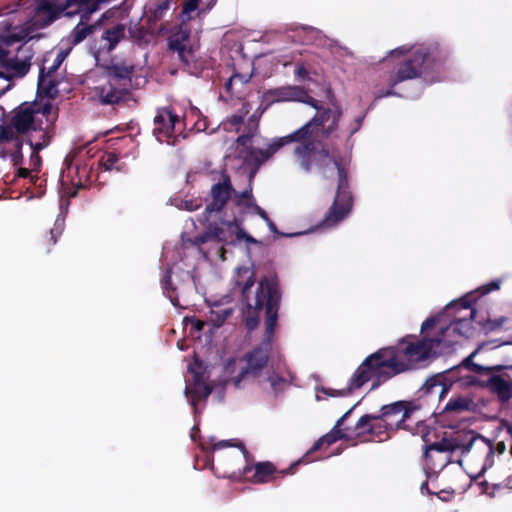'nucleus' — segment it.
Here are the masks:
<instances>
[{
    "mask_svg": "<svg viewBox=\"0 0 512 512\" xmlns=\"http://www.w3.org/2000/svg\"><path fill=\"white\" fill-rule=\"evenodd\" d=\"M311 107L316 110L315 115L292 132L297 140L293 154L306 173L316 167L323 177H328L336 169V195L323 220V224L330 227L342 221L353 206L349 182L352 156L350 151L342 152L335 142L339 137L335 133L343 116L341 106L336 102L323 106L317 100Z\"/></svg>",
    "mask_w": 512,
    "mask_h": 512,
    "instance_id": "obj_1",
    "label": "nucleus"
},
{
    "mask_svg": "<svg viewBox=\"0 0 512 512\" xmlns=\"http://www.w3.org/2000/svg\"><path fill=\"white\" fill-rule=\"evenodd\" d=\"M248 274L241 286V298L245 302L242 311V321L248 332L254 331L260 324V313L264 310V338L261 343L245 354L246 367L234 378V383L239 386L246 376L257 377L266 367L272 350V343L278 325L279 309L282 300V290L276 273H270L260 278L253 296H250L251 288L255 283L254 272L246 269Z\"/></svg>",
    "mask_w": 512,
    "mask_h": 512,
    "instance_id": "obj_2",
    "label": "nucleus"
},
{
    "mask_svg": "<svg viewBox=\"0 0 512 512\" xmlns=\"http://www.w3.org/2000/svg\"><path fill=\"white\" fill-rule=\"evenodd\" d=\"M410 337L367 356L351 376L350 389H360L369 381H372L371 390L377 389L394 376L416 368L430 357L433 347L442 342L437 336L418 341H409Z\"/></svg>",
    "mask_w": 512,
    "mask_h": 512,
    "instance_id": "obj_3",
    "label": "nucleus"
},
{
    "mask_svg": "<svg viewBox=\"0 0 512 512\" xmlns=\"http://www.w3.org/2000/svg\"><path fill=\"white\" fill-rule=\"evenodd\" d=\"M415 401L400 400L381 407L380 414H365L354 426L358 437L371 436L379 441L388 439L390 433L398 430L412 432L408 424L413 415L420 410Z\"/></svg>",
    "mask_w": 512,
    "mask_h": 512,
    "instance_id": "obj_4",
    "label": "nucleus"
},
{
    "mask_svg": "<svg viewBox=\"0 0 512 512\" xmlns=\"http://www.w3.org/2000/svg\"><path fill=\"white\" fill-rule=\"evenodd\" d=\"M135 65L126 61L112 63L106 68L107 83L100 88L103 104L114 105L126 102L131 96L132 76Z\"/></svg>",
    "mask_w": 512,
    "mask_h": 512,
    "instance_id": "obj_5",
    "label": "nucleus"
},
{
    "mask_svg": "<svg viewBox=\"0 0 512 512\" xmlns=\"http://www.w3.org/2000/svg\"><path fill=\"white\" fill-rule=\"evenodd\" d=\"M250 459L246 461V465L233 472L229 478L234 481H248L253 484H265L277 479H282L288 474H293L295 467L300 464L299 460L293 463L289 468L278 470L270 461L257 462L250 464Z\"/></svg>",
    "mask_w": 512,
    "mask_h": 512,
    "instance_id": "obj_6",
    "label": "nucleus"
},
{
    "mask_svg": "<svg viewBox=\"0 0 512 512\" xmlns=\"http://www.w3.org/2000/svg\"><path fill=\"white\" fill-rule=\"evenodd\" d=\"M153 135L160 141L175 145L177 135L184 129L183 120L171 107H161L156 110L154 117Z\"/></svg>",
    "mask_w": 512,
    "mask_h": 512,
    "instance_id": "obj_7",
    "label": "nucleus"
},
{
    "mask_svg": "<svg viewBox=\"0 0 512 512\" xmlns=\"http://www.w3.org/2000/svg\"><path fill=\"white\" fill-rule=\"evenodd\" d=\"M233 193H236V190L232 185L231 178L226 172H223L218 182L211 186L209 192L211 200L203 212V220L209 221L213 213H221L233 196Z\"/></svg>",
    "mask_w": 512,
    "mask_h": 512,
    "instance_id": "obj_8",
    "label": "nucleus"
},
{
    "mask_svg": "<svg viewBox=\"0 0 512 512\" xmlns=\"http://www.w3.org/2000/svg\"><path fill=\"white\" fill-rule=\"evenodd\" d=\"M168 47L177 53L184 68L190 70L195 63V51L191 44V30L185 21L168 38Z\"/></svg>",
    "mask_w": 512,
    "mask_h": 512,
    "instance_id": "obj_9",
    "label": "nucleus"
},
{
    "mask_svg": "<svg viewBox=\"0 0 512 512\" xmlns=\"http://www.w3.org/2000/svg\"><path fill=\"white\" fill-rule=\"evenodd\" d=\"M262 98L267 106L279 102H301L309 106H315L317 103V99L311 97L304 87L296 85L268 89L263 93Z\"/></svg>",
    "mask_w": 512,
    "mask_h": 512,
    "instance_id": "obj_10",
    "label": "nucleus"
},
{
    "mask_svg": "<svg viewBox=\"0 0 512 512\" xmlns=\"http://www.w3.org/2000/svg\"><path fill=\"white\" fill-rule=\"evenodd\" d=\"M426 72L423 56L415 50L397 63L395 72L389 76L388 85L395 87L401 82L419 78Z\"/></svg>",
    "mask_w": 512,
    "mask_h": 512,
    "instance_id": "obj_11",
    "label": "nucleus"
},
{
    "mask_svg": "<svg viewBox=\"0 0 512 512\" xmlns=\"http://www.w3.org/2000/svg\"><path fill=\"white\" fill-rule=\"evenodd\" d=\"M228 218H220V223L212 222L210 219L207 222L205 231L195 238L196 244H204L209 241H215L221 244H230L234 242L235 228H229L222 224V220Z\"/></svg>",
    "mask_w": 512,
    "mask_h": 512,
    "instance_id": "obj_12",
    "label": "nucleus"
},
{
    "mask_svg": "<svg viewBox=\"0 0 512 512\" xmlns=\"http://www.w3.org/2000/svg\"><path fill=\"white\" fill-rule=\"evenodd\" d=\"M416 50L418 54L423 56L424 68L426 71L433 69L434 67H440L449 57V50L447 47L436 41Z\"/></svg>",
    "mask_w": 512,
    "mask_h": 512,
    "instance_id": "obj_13",
    "label": "nucleus"
},
{
    "mask_svg": "<svg viewBox=\"0 0 512 512\" xmlns=\"http://www.w3.org/2000/svg\"><path fill=\"white\" fill-rule=\"evenodd\" d=\"M193 373V385L191 388L186 387L185 392L190 395L191 405L196 409L200 401L206 400L213 391V387L204 381L203 372H199L190 368Z\"/></svg>",
    "mask_w": 512,
    "mask_h": 512,
    "instance_id": "obj_14",
    "label": "nucleus"
},
{
    "mask_svg": "<svg viewBox=\"0 0 512 512\" xmlns=\"http://www.w3.org/2000/svg\"><path fill=\"white\" fill-rule=\"evenodd\" d=\"M475 440V437H472L468 443H463L458 437L451 438H442L438 442H434L424 446V457L428 458L430 451L437 452H454L456 450H461L463 453L470 451L471 446Z\"/></svg>",
    "mask_w": 512,
    "mask_h": 512,
    "instance_id": "obj_15",
    "label": "nucleus"
},
{
    "mask_svg": "<svg viewBox=\"0 0 512 512\" xmlns=\"http://www.w3.org/2000/svg\"><path fill=\"white\" fill-rule=\"evenodd\" d=\"M475 315L476 309H472L470 310L469 313H467V315L455 318L451 322L450 326L440 329L438 337H441L443 339L446 332L449 331L450 329H452L453 333L459 335L460 337H472L474 333L473 320L475 318Z\"/></svg>",
    "mask_w": 512,
    "mask_h": 512,
    "instance_id": "obj_16",
    "label": "nucleus"
},
{
    "mask_svg": "<svg viewBox=\"0 0 512 512\" xmlns=\"http://www.w3.org/2000/svg\"><path fill=\"white\" fill-rule=\"evenodd\" d=\"M341 439H347V435L341 427L335 425L327 434L321 436L314 442L312 447L299 460V462L309 463L314 461L312 458V454L314 452L320 450L323 446L329 447Z\"/></svg>",
    "mask_w": 512,
    "mask_h": 512,
    "instance_id": "obj_17",
    "label": "nucleus"
},
{
    "mask_svg": "<svg viewBox=\"0 0 512 512\" xmlns=\"http://www.w3.org/2000/svg\"><path fill=\"white\" fill-rule=\"evenodd\" d=\"M125 31L126 27L121 23L105 27L100 37L99 49L107 53L114 50L118 43L125 38Z\"/></svg>",
    "mask_w": 512,
    "mask_h": 512,
    "instance_id": "obj_18",
    "label": "nucleus"
},
{
    "mask_svg": "<svg viewBox=\"0 0 512 512\" xmlns=\"http://www.w3.org/2000/svg\"><path fill=\"white\" fill-rule=\"evenodd\" d=\"M480 385L487 387L502 403H506L512 398V381H507L500 375H492Z\"/></svg>",
    "mask_w": 512,
    "mask_h": 512,
    "instance_id": "obj_19",
    "label": "nucleus"
},
{
    "mask_svg": "<svg viewBox=\"0 0 512 512\" xmlns=\"http://www.w3.org/2000/svg\"><path fill=\"white\" fill-rule=\"evenodd\" d=\"M35 109L32 106H21L11 119L15 130L20 134H25L30 130L36 131L34 115Z\"/></svg>",
    "mask_w": 512,
    "mask_h": 512,
    "instance_id": "obj_20",
    "label": "nucleus"
},
{
    "mask_svg": "<svg viewBox=\"0 0 512 512\" xmlns=\"http://www.w3.org/2000/svg\"><path fill=\"white\" fill-rule=\"evenodd\" d=\"M32 57V53L23 58L11 56L3 66L6 71V75L3 77L6 79L24 77L30 70Z\"/></svg>",
    "mask_w": 512,
    "mask_h": 512,
    "instance_id": "obj_21",
    "label": "nucleus"
},
{
    "mask_svg": "<svg viewBox=\"0 0 512 512\" xmlns=\"http://www.w3.org/2000/svg\"><path fill=\"white\" fill-rule=\"evenodd\" d=\"M290 143H297L293 133L286 136L274 139L265 149L255 148V153L262 160L263 163L267 162L277 151L285 145Z\"/></svg>",
    "mask_w": 512,
    "mask_h": 512,
    "instance_id": "obj_22",
    "label": "nucleus"
},
{
    "mask_svg": "<svg viewBox=\"0 0 512 512\" xmlns=\"http://www.w3.org/2000/svg\"><path fill=\"white\" fill-rule=\"evenodd\" d=\"M81 21L73 28L68 36V41L71 45H77L85 40L90 34H92L94 30L93 25H89L83 22L84 18H87L89 14H85V12H80Z\"/></svg>",
    "mask_w": 512,
    "mask_h": 512,
    "instance_id": "obj_23",
    "label": "nucleus"
},
{
    "mask_svg": "<svg viewBox=\"0 0 512 512\" xmlns=\"http://www.w3.org/2000/svg\"><path fill=\"white\" fill-rule=\"evenodd\" d=\"M249 113V104L245 103L237 114H233L223 120L220 127L226 132H239L243 124L244 117Z\"/></svg>",
    "mask_w": 512,
    "mask_h": 512,
    "instance_id": "obj_24",
    "label": "nucleus"
},
{
    "mask_svg": "<svg viewBox=\"0 0 512 512\" xmlns=\"http://www.w3.org/2000/svg\"><path fill=\"white\" fill-rule=\"evenodd\" d=\"M290 31L293 33L290 38L298 44H311L317 34V30L310 26H295Z\"/></svg>",
    "mask_w": 512,
    "mask_h": 512,
    "instance_id": "obj_25",
    "label": "nucleus"
},
{
    "mask_svg": "<svg viewBox=\"0 0 512 512\" xmlns=\"http://www.w3.org/2000/svg\"><path fill=\"white\" fill-rule=\"evenodd\" d=\"M48 75L46 67H41L38 76V91L49 97H53L56 93L57 82Z\"/></svg>",
    "mask_w": 512,
    "mask_h": 512,
    "instance_id": "obj_26",
    "label": "nucleus"
},
{
    "mask_svg": "<svg viewBox=\"0 0 512 512\" xmlns=\"http://www.w3.org/2000/svg\"><path fill=\"white\" fill-rule=\"evenodd\" d=\"M222 224L231 228H235V237L238 240H246L248 243H256V240L251 236L248 235L242 226V221L236 216L232 215L227 220H222Z\"/></svg>",
    "mask_w": 512,
    "mask_h": 512,
    "instance_id": "obj_27",
    "label": "nucleus"
},
{
    "mask_svg": "<svg viewBox=\"0 0 512 512\" xmlns=\"http://www.w3.org/2000/svg\"><path fill=\"white\" fill-rule=\"evenodd\" d=\"M253 181L248 178V185L244 191L233 193L234 202L237 206H244L247 209L251 208V205L255 203V199L252 193Z\"/></svg>",
    "mask_w": 512,
    "mask_h": 512,
    "instance_id": "obj_28",
    "label": "nucleus"
},
{
    "mask_svg": "<svg viewBox=\"0 0 512 512\" xmlns=\"http://www.w3.org/2000/svg\"><path fill=\"white\" fill-rule=\"evenodd\" d=\"M61 232L55 229H50L48 232H44L38 239V249L43 253H49L51 247L56 244L58 237Z\"/></svg>",
    "mask_w": 512,
    "mask_h": 512,
    "instance_id": "obj_29",
    "label": "nucleus"
},
{
    "mask_svg": "<svg viewBox=\"0 0 512 512\" xmlns=\"http://www.w3.org/2000/svg\"><path fill=\"white\" fill-rule=\"evenodd\" d=\"M255 148L249 147L247 150V155L244 159V163L251 168L249 172V178L251 181L254 180L256 173L259 168L264 164L262 160L255 153Z\"/></svg>",
    "mask_w": 512,
    "mask_h": 512,
    "instance_id": "obj_30",
    "label": "nucleus"
},
{
    "mask_svg": "<svg viewBox=\"0 0 512 512\" xmlns=\"http://www.w3.org/2000/svg\"><path fill=\"white\" fill-rule=\"evenodd\" d=\"M255 148L249 147L247 150V155L244 159V163L251 168L249 172V178L251 181L254 180L256 173L259 168L264 164L262 160L255 153Z\"/></svg>",
    "mask_w": 512,
    "mask_h": 512,
    "instance_id": "obj_31",
    "label": "nucleus"
},
{
    "mask_svg": "<svg viewBox=\"0 0 512 512\" xmlns=\"http://www.w3.org/2000/svg\"><path fill=\"white\" fill-rule=\"evenodd\" d=\"M427 393H437L439 398H443L448 393L450 386L442 383L437 377L429 378L424 385Z\"/></svg>",
    "mask_w": 512,
    "mask_h": 512,
    "instance_id": "obj_32",
    "label": "nucleus"
},
{
    "mask_svg": "<svg viewBox=\"0 0 512 512\" xmlns=\"http://www.w3.org/2000/svg\"><path fill=\"white\" fill-rule=\"evenodd\" d=\"M364 118L365 114L356 116L352 122L342 130V135L345 137L346 142H349L353 135L360 130Z\"/></svg>",
    "mask_w": 512,
    "mask_h": 512,
    "instance_id": "obj_33",
    "label": "nucleus"
},
{
    "mask_svg": "<svg viewBox=\"0 0 512 512\" xmlns=\"http://www.w3.org/2000/svg\"><path fill=\"white\" fill-rule=\"evenodd\" d=\"M226 447H237V448H239L241 450V452H242V454H243V456H244L246 461H248V458H252L251 454L246 449L244 443L241 442V441H238V442L234 443L232 440H221V441L213 444L212 450L215 451V450L226 448Z\"/></svg>",
    "mask_w": 512,
    "mask_h": 512,
    "instance_id": "obj_34",
    "label": "nucleus"
},
{
    "mask_svg": "<svg viewBox=\"0 0 512 512\" xmlns=\"http://www.w3.org/2000/svg\"><path fill=\"white\" fill-rule=\"evenodd\" d=\"M476 299L471 295H466L459 300L453 301L447 306V310H465L470 312V310L474 309L472 306L475 303Z\"/></svg>",
    "mask_w": 512,
    "mask_h": 512,
    "instance_id": "obj_35",
    "label": "nucleus"
},
{
    "mask_svg": "<svg viewBox=\"0 0 512 512\" xmlns=\"http://www.w3.org/2000/svg\"><path fill=\"white\" fill-rule=\"evenodd\" d=\"M41 135L38 142H33L32 140H29L28 143L33 150V153L36 154V159L39 162L40 156L38 155V152L47 147L50 143V136L48 135V132L43 131L42 129H39Z\"/></svg>",
    "mask_w": 512,
    "mask_h": 512,
    "instance_id": "obj_36",
    "label": "nucleus"
},
{
    "mask_svg": "<svg viewBox=\"0 0 512 512\" xmlns=\"http://www.w3.org/2000/svg\"><path fill=\"white\" fill-rule=\"evenodd\" d=\"M469 406L468 401L463 397H457L454 399L449 400L443 411L444 412H462L464 410H467Z\"/></svg>",
    "mask_w": 512,
    "mask_h": 512,
    "instance_id": "obj_37",
    "label": "nucleus"
},
{
    "mask_svg": "<svg viewBox=\"0 0 512 512\" xmlns=\"http://www.w3.org/2000/svg\"><path fill=\"white\" fill-rule=\"evenodd\" d=\"M232 308H225L221 310H211V321L214 326L220 327L232 315Z\"/></svg>",
    "mask_w": 512,
    "mask_h": 512,
    "instance_id": "obj_38",
    "label": "nucleus"
},
{
    "mask_svg": "<svg viewBox=\"0 0 512 512\" xmlns=\"http://www.w3.org/2000/svg\"><path fill=\"white\" fill-rule=\"evenodd\" d=\"M71 50L72 47H68L67 49H60L58 51L57 56L54 59L52 65L46 68V72H48V75H53L59 69V67L66 59Z\"/></svg>",
    "mask_w": 512,
    "mask_h": 512,
    "instance_id": "obj_39",
    "label": "nucleus"
},
{
    "mask_svg": "<svg viewBox=\"0 0 512 512\" xmlns=\"http://www.w3.org/2000/svg\"><path fill=\"white\" fill-rule=\"evenodd\" d=\"M118 160H119V156L116 152H114V151L106 152L105 154L102 155V157L100 159V165L105 170H111L112 168H114V166L118 162Z\"/></svg>",
    "mask_w": 512,
    "mask_h": 512,
    "instance_id": "obj_40",
    "label": "nucleus"
},
{
    "mask_svg": "<svg viewBox=\"0 0 512 512\" xmlns=\"http://www.w3.org/2000/svg\"><path fill=\"white\" fill-rule=\"evenodd\" d=\"M259 120L260 116L256 115V113L252 114L244 125V132L256 136L259 131Z\"/></svg>",
    "mask_w": 512,
    "mask_h": 512,
    "instance_id": "obj_41",
    "label": "nucleus"
},
{
    "mask_svg": "<svg viewBox=\"0 0 512 512\" xmlns=\"http://www.w3.org/2000/svg\"><path fill=\"white\" fill-rule=\"evenodd\" d=\"M169 7H170L169 0L161 1L159 4H157V6L152 11V19L154 21L161 20L164 17L165 13L168 11Z\"/></svg>",
    "mask_w": 512,
    "mask_h": 512,
    "instance_id": "obj_42",
    "label": "nucleus"
},
{
    "mask_svg": "<svg viewBox=\"0 0 512 512\" xmlns=\"http://www.w3.org/2000/svg\"><path fill=\"white\" fill-rule=\"evenodd\" d=\"M350 382H351V378L349 379L348 385H347V387L345 389L337 390V389L323 387L321 389V391L325 395L330 396V397L346 396V395H348V394H350V393H352L353 391L356 390V389H350Z\"/></svg>",
    "mask_w": 512,
    "mask_h": 512,
    "instance_id": "obj_43",
    "label": "nucleus"
},
{
    "mask_svg": "<svg viewBox=\"0 0 512 512\" xmlns=\"http://www.w3.org/2000/svg\"><path fill=\"white\" fill-rule=\"evenodd\" d=\"M12 140L17 141V148L20 149L22 147V142L15 137L14 132L9 127H1L0 130V142H9Z\"/></svg>",
    "mask_w": 512,
    "mask_h": 512,
    "instance_id": "obj_44",
    "label": "nucleus"
},
{
    "mask_svg": "<svg viewBox=\"0 0 512 512\" xmlns=\"http://www.w3.org/2000/svg\"><path fill=\"white\" fill-rule=\"evenodd\" d=\"M268 380L275 394H278L279 392L283 391L284 387L287 385L286 380L278 375H271L269 376Z\"/></svg>",
    "mask_w": 512,
    "mask_h": 512,
    "instance_id": "obj_45",
    "label": "nucleus"
},
{
    "mask_svg": "<svg viewBox=\"0 0 512 512\" xmlns=\"http://www.w3.org/2000/svg\"><path fill=\"white\" fill-rule=\"evenodd\" d=\"M171 274H172V272L170 269L166 270L164 277L162 279V288L164 290V293H166L168 295V297L171 299V301L173 302V298H172V295L170 292L174 291L175 288L172 285Z\"/></svg>",
    "mask_w": 512,
    "mask_h": 512,
    "instance_id": "obj_46",
    "label": "nucleus"
},
{
    "mask_svg": "<svg viewBox=\"0 0 512 512\" xmlns=\"http://www.w3.org/2000/svg\"><path fill=\"white\" fill-rule=\"evenodd\" d=\"M503 369L502 366H494V367H483L479 364H471L470 370L477 374H488L492 371L499 372Z\"/></svg>",
    "mask_w": 512,
    "mask_h": 512,
    "instance_id": "obj_47",
    "label": "nucleus"
},
{
    "mask_svg": "<svg viewBox=\"0 0 512 512\" xmlns=\"http://www.w3.org/2000/svg\"><path fill=\"white\" fill-rule=\"evenodd\" d=\"M8 36L9 35L0 39V65L2 67L8 61V59L11 57V56H9V51L7 50V47H9L10 45L6 44V41H5Z\"/></svg>",
    "mask_w": 512,
    "mask_h": 512,
    "instance_id": "obj_48",
    "label": "nucleus"
},
{
    "mask_svg": "<svg viewBox=\"0 0 512 512\" xmlns=\"http://www.w3.org/2000/svg\"><path fill=\"white\" fill-rule=\"evenodd\" d=\"M200 0H185L183 3L182 14L187 16V19H190V13L194 12L199 5Z\"/></svg>",
    "mask_w": 512,
    "mask_h": 512,
    "instance_id": "obj_49",
    "label": "nucleus"
},
{
    "mask_svg": "<svg viewBox=\"0 0 512 512\" xmlns=\"http://www.w3.org/2000/svg\"><path fill=\"white\" fill-rule=\"evenodd\" d=\"M500 285H501V280L496 279V280H493V281L481 286L479 288V291L481 292L482 295H486L492 291L498 290L500 288Z\"/></svg>",
    "mask_w": 512,
    "mask_h": 512,
    "instance_id": "obj_50",
    "label": "nucleus"
},
{
    "mask_svg": "<svg viewBox=\"0 0 512 512\" xmlns=\"http://www.w3.org/2000/svg\"><path fill=\"white\" fill-rule=\"evenodd\" d=\"M236 79H239L241 81V83L245 84L249 81L250 77H247L245 75H241L239 73H234L230 78L229 80L226 82L225 84V87H226V90L227 91H230L231 90V86H232V83L236 80Z\"/></svg>",
    "mask_w": 512,
    "mask_h": 512,
    "instance_id": "obj_51",
    "label": "nucleus"
},
{
    "mask_svg": "<svg viewBox=\"0 0 512 512\" xmlns=\"http://www.w3.org/2000/svg\"><path fill=\"white\" fill-rule=\"evenodd\" d=\"M255 136L253 135H250L246 132H243V134H241L240 136H238V138L236 139V143L239 145V146H242V147H248L252 141V139L254 138Z\"/></svg>",
    "mask_w": 512,
    "mask_h": 512,
    "instance_id": "obj_52",
    "label": "nucleus"
},
{
    "mask_svg": "<svg viewBox=\"0 0 512 512\" xmlns=\"http://www.w3.org/2000/svg\"><path fill=\"white\" fill-rule=\"evenodd\" d=\"M294 74L296 77H298L302 80H306L308 78L309 73H308L307 69L305 68L304 64L298 63L295 67Z\"/></svg>",
    "mask_w": 512,
    "mask_h": 512,
    "instance_id": "obj_53",
    "label": "nucleus"
},
{
    "mask_svg": "<svg viewBox=\"0 0 512 512\" xmlns=\"http://www.w3.org/2000/svg\"><path fill=\"white\" fill-rule=\"evenodd\" d=\"M254 213H256L257 215H259L264 221H267L269 220V216L267 214V212L262 209L256 202L254 204L251 205V208Z\"/></svg>",
    "mask_w": 512,
    "mask_h": 512,
    "instance_id": "obj_54",
    "label": "nucleus"
},
{
    "mask_svg": "<svg viewBox=\"0 0 512 512\" xmlns=\"http://www.w3.org/2000/svg\"><path fill=\"white\" fill-rule=\"evenodd\" d=\"M397 93L394 91V87L389 85L387 90H379L375 95V99H381L384 97L395 96Z\"/></svg>",
    "mask_w": 512,
    "mask_h": 512,
    "instance_id": "obj_55",
    "label": "nucleus"
},
{
    "mask_svg": "<svg viewBox=\"0 0 512 512\" xmlns=\"http://www.w3.org/2000/svg\"><path fill=\"white\" fill-rule=\"evenodd\" d=\"M436 324V318L435 317H430L428 319H426L422 325H421V331H425V330H428L432 327H434Z\"/></svg>",
    "mask_w": 512,
    "mask_h": 512,
    "instance_id": "obj_56",
    "label": "nucleus"
},
{
    "mask_svg": "<svg viewBox=\"0 0 512 512\" xmlns=\"http://www.w3.org/2000/svg\"><path fill=\"white\" fill-rule=\"evenodd\" d=\"M51 110H52V106L50 103H46L44 104L41 108L35 110L36 113H41L42 115L44 116H47L51 113Z\"/></svg>",
    "mask_w": 512,
    "mask_h": 512,
    "instance_id": "obj_57",
    "label": "nucleus"
},
{
    "mask_svg": "<svg viewBox=\"0 0 512 512\" xmlns=\"http://www.w3.org/2000/svg\"><path fill=\"white\" fill-rule=\"evenodd\" d=\"M504 321H505L504 318L496 319V320L491 321L489 323V329L490 330H495V329L500 328L503 325Z\"/></svg>",
    "mask_w": 512,
    "mask_h": 512,
    "instance_id": "obj_58",
    "label": "nucleus"
},
{
    "mask_svg": "<svg viewBox=\"0 0 512 512\" xmlns=\"http://www.w3.org/2000/svg\"><path fill=\"white\" fill-rule=\"evenodd\" d=\"M475 353H476V352H473L472 354H470L467 358H465V359L463 360L462 365H463L465 368H467V369H469V370H470L471 364H475V363L472 361V359H473V357H474Z\"/></svg>",
    "mask_w": 512,
    "mask_h": 512,
    "instance_id": "obj_59",
    "label": "nucleus"
},
{
    "mask_svg": "<svg viewBox=\"0 0 512 512\" xmlns=\"http://www.w3.org/2000/svg\"><path fill=\"white\" fill-rule=\"evenodd\" d=\"M205 326V323L199 319H195L193 321V327L195 328V330L197 331H201Z\"/></svg>",
    "mask_w": 512,
    "mask_h": 512,
    "instance_id": "obj_60",
    "label": "nucleus"
},
{
    "mask_svg": "<svg viewBox=\"0 0 512 512\" xmlns=\"http://www.w3.org/2000/svg\"><path fill=\"white\" fill-rule=\"evenodd\" d=\"M353 408H354V407H352V408H351L350 410H348V411H347V412H346L342 417H340V418L337 420V422H336V424H335V425H337V426L341 427V426H342V424H343V422H344V420L348 418V416H349V414L351 413V411L353 410Z\"/></svg>",
    "mask_w": 512,
    "mask_h": 512,
    "instance_id": "obj_61",
    "label": "nucleus"
},
{
    "mask_svg": "<svg viewBox=\"0 0 512 512\" xmlns=\"http://www.w3.org/2000/svg\"><path fill=\"white\" fill-rule=\"evenodd\" d=\"M353 408H354V407H352V408H351L350 410H348V411H347V412H346L342 417H340V418L337 420V422H336V424H335V425H337V426L341 427V426H342V424H343V422H344V420L348 418V416H349V414L351 413V411L353 410Z\"/></svg>",
    "mask_w": 512,
    "mask_h": 512,
    "instance_id": "obj_62",
    "label": "nucleus"
},
{
    "mask_svg": "<svg viewBox=\"0 0 512 512\" xmlns=\"http://www.w3.org/2000/svg\"><path fill=\"white\" fill-rule=\"evenodd\" d=\"M421 492L424 493L426 492L427 494H434L433 492L430 491L429 489V485H428V481H424L422 484H421Z\"/></svg>",
    "mask_w": 512,
    "mask_h": 512,
    "instance_id": "obj_63",
    "label": "nucleus"
},
{
    "mask_svg": "<svg viewBox=\"0 0 512 512\" xmlns=\"http://www.w3.org/2000/svg\"><path fill=\"white\" fill-rule=\"evenodd\" d=\"M503 426L506 429V432L512 439V423H509L508 421H503Z\"/></svg>",
    "mask_w": 512,
    "mask_h": 512,
    "instance_id": "obj_64",
    "label": "nucleus"
}]
</instances>
